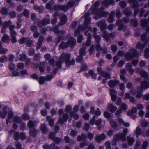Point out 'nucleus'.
Returning <instances> with one entry per match:
<instances>
[{
    "label": "nucleus",
    "mask_w": 149,
    "mask_h": 149,
    "mask_svg": "<svg viewBox=\"0 0 149 149\" xmlns=\"http://www.w3.org/2000/svg\"><path fill=\"white\" fill-rule=\"evenodd\" d=\"M70 54L62 53L56 63V66L58 68H55L54 69L53 73L55 74L58 71V68H61V64L63 62H65L67 67L74 65L75 64V60L74 59L70 60Z\"/></svg>",
    "instance_id": "f257e3e1"
},
{
    "label": "nucleus",
    "mask_w": 149,
    "mask_h": 149,
    "mask_svg": "<svg viewBox=\"0 0 149 149\" xmlns=\"http://www.w3.org/2000/svg\"><path fill=\"white\" fill-rule=\"evenodd\" d=\"M26 45L28 47L30 46L33 45V42L31 40L26 39Z\"/></svg>",
    "instance_id": "338daca9"
},
{
    "label": "nucleus",
    "mask_w": 149,
    "mask_h": 149,
    "mask_svg": "<svg viewBox=\"0 0 149 149\" xmlns=\"http://www.w3.org/2000/svg\"><path fill=\"white\" fill-rule=\"evenodd\" d=\"M79 55L83 56L85 55L86 54L85 49L83 47L81 48L79 52Z\"/></svg>",
    "instance_id": "a18cd8bd"
},
{
    "label": "nucleus",
    "mask_w": 149,
    "mask_h": 149,
    "mask_svg": "<svg viewBox=\"0 0 149 149\" xmlns=\"http://www.w3.org/2000/svg\"><path fill=\"white\" fill-rule=\"evenodd\" d=\"M35 53L34 49L32 48H30L28 51V54L30 56H32Z\"/></svg>",
    "instance_id": "774afa93"
},
{
    "label": "nucleus",
    "mask_w": 149,
    "mask_h": 149,
    "mask_svg": "<svg viewBox=\"0 0 149 149\" xmlns=\"http://www.w3.org/2000/svg\"><path fill=\"white\" fill-rule=\"evenodd\" d=\"M93 37L95 38L96 43L99 42L101 38L100 36L97 35L96 34H93Z\"/></svg>",
    "instance_id": "09e8293b"
},
{
    "label": "nucleus",
    "mask_w": 149,
    "mask_h": 149,
    "mask_svg": "<svg viewBox=\"0 0 149 149\" xmlns=\"http://www.w3.org/2000/svg\"><path fill=\"white\" fill-rule=\"evenodd\" d=\"M69 115L70 117H74L75 120H77L79 118L78 114L75 113V112L73 111H72L70 113Z\"/></svg>",
    "instance_id": "4c0bfd02"
},
{
    "label": "nucleus",
    "mask_w": 149,
    "mask_h": 149,
    "mask_svg": "<svg viewBox=\"0 0 149 149\" xmlns=\"http://www.w3.org/2000/svg\"><path fill=\"white\" fill-rule=\"evenodd\" d=\"M137 110V108L136 107H133L130 111L127 112V114L134 119L136 118V114L135 113L136 112Z\"/></svg>",
    "instance_id": "f8f14e48"
},
{
    "label": "nucleus",
    "mask_w": 149,
    "mask_h": 149,
    "mask_svg": "<svg viewBox=\"0 0 149 149\" xmlns=\"http://www.w3.org/2000/svg\"><path fill=\"white\" fill-rule=\"evenodd\" d=\"M34 9L36 11L40 13H41L43 10V8L42 7L37 5L35 6Z\"/></svg>",
    "instance_id": "49530a36"
},
{
    "label": "nucleus",
    "mask_w": 149,
    "mask_h": 149,
    "mask_svg": "<svg viewBox=\"0 0 149 149\" xmlns=\"http://www.w3.org/2000/svg\"><path fill=\"white\" fill-rule=\"evenodd\" d=\"M10 40V37L7 34L4 35L2 38L1 40L4 42L8 43Z\"/></svg>",
    "instance_id": "bb28decb"
},
{
    "label": "nucleus",
    "mask_w": 149,
    "mask_h": 149,
    "mask_svg": "<svg viewBox=\"0 0 149 149\" xmlns=\"http://www.w3.org/2000/svg\"><path fill=\"white\" fill-rule=\"evenodd\" d=\"M102 37L104 38L106 40H108L109 39V35L108 33L106 31H103L102 33Z\"/></svg>",
    "instance_id": "a19ab883"
},
{
    "label": "nucleus",
    "mask_w": 149,
    "mask_h": 149,
    "mask_svg": "<svg viewBox=\"0 0 149 149\" xmlns=\"http://www.w3.org/2000/svg\"><path fill=\"white\" fill-rule=\"evenodd\" d=\"M108 15V13L107 12H106L104 11H102V12H100L98 14L97 16H94V17L95 19V20L97 19L98 18L100 17H107Z\"/></svg>",
    "instance_id": "6ab92c4d"
},
{
    "label": "nucleus",
    "mask_w": 149,
    "mask_h": 149,
    "mask_svg": "<svg viewBox=\"0 0 149 149\" xmlns=\"http://www.w3.org/2000/svg\"><path fill=\"white\" fill-rule=\"evenodd\" d=\"M39 83L40 84H43L44 83L45 78L44 77L41 76L39 78Z\"/></svg>",
    "instance_id": "052dcab7"
},
{
    "label": "nucleus",
    "mask_w": 149,
    "mask_h": 149,
    "mask_svg": "<svg viewBox=\"0 0 149 149\" xmlns=\"http://www.w3.org/2000/svg\"><path fill=\"white\" fill-rule=\"evenodd\" d=\"M50 23V19H44L42 21L39 22L37 23L38 26L39 28H41L43 25Z\"/></svg>",
    "instance_id": "4468645a"
},
{
    "label": "nucleus",
    "mask_w": 149,
    "mask_h": 149,
    "mask_svg": "<svg viewBox=\"0 0 149 149\" xmlns=\"http://www.w3.org/2000/svg\"><path fill=\"white\" fill-rule=\"evenodd\" d=\"M102 5L104 6L105 7H107L109 6V0H104L101 2Z\"/></svg>",
    "instance_id": "864d4df0"
},
{
    "label": "nucleus",
    "mask_w": 149,
    "mask_h": 149,
    "mask_svg": "<svg viewBox=\"0 0 149 149\" xmlns=\"http://www.w3.org/2000/svg\"><path fill=\"white\" fill-rule=\"evenodd\" d=\"M20 137V135L19 133L16 132L14 134L13 138L14 139L16 140H17L19 139Z\"/></svg>",
    "instance_id": "69168bd1"
},
{
    "label": "nucleus",
    "mask_w": 149,
    "mask_h": 149,
    "mask_svg": "<svg viewBox=\"0 0 149 149\" xmlns=\"http://www.w3.org/2000/svg\"><path fill=\"white\" fill-rule=\"evenodd\" d=\"M116 24L117 26H118V30L119 31H121L123 29L124 25L123 24L121 23L120 20H118L116 21Z\"/></svg>",
    "instance_id": "473e14b6"
},
{
    "label": "nucleus",
    "mask_w": 149,
    "mask_h": 149,
    "mask_svg": "<svg viewBox=\"0 0 149 149\" xmlns=\"http://www.w3.org/2000/svg\"><path fill=\"white\" fill-rule=\"evenodd\" d=\"M108 108L109 110L111 112H114L117 109L116 106H113L111 104H109Z\"/></svg>",
    "instance_id": "f704fd0d"
},
{
    "label": "nucleus",
    "mask_w": 149,
    "mask_h": 149,
    "mask_svg": "<svg viewBox=\"0 0 149 149\" xmlns=\"http://www.w3.org/2000/svg\"><path fill=\"white\" fill-rule=\"evenodd\" d=\"M46 63L45 62H41L40 63L39 69L41 72H43L44 71Z\"/></svg>",
    "instance_id": "7c9ffc66"
},
{
    "label": "nucleus",
    "mask_w": 149,
    "mask_h": 149,
    "mask_svg": "<svg viewBox=\"0 0 149 149\" xmlns=\"http://www.w3.org/2000/svg\"><path fill=\"white\" fill-rule=\"evenodd\" d=\"M126 69L129 73H131V74L134 72V70L132 68V65L130 63H128L126 65Z\"/></svg>",
    "instance_id": "c85d7f7f"
},
{
    "label": "nucleus",
    "mask_w": 149,
    "mask_h": 149,
    "mask_svg": "<svg viewBox=\"0 0 149 149\" xmlns=\"http://www.w3.org/2000/svg\"><path fill=\"white\" fill-rule=\"evenodd\" d=\"M38 132V130L36 128L30 129L29 132L30 136H31L35 137Z\"/></svg>",
    "instance_id": "412c9836"
},
{
    "label": "nucleus",
    "mask_w": 149,
    "mask_h": 149,
    "mask_svg": "<svg viewBox=\"0 0 149 149\" xmlns=\"http://www.w3.org/2000/svg\"><path fill=\"white\" fill-rule=\"evenodd\" d=\"M30 29L32 32H35L38 30L37 27L35 25H32L30 27Z\"/></svg>",
    "instance_id": "680f3d73"
},
{
    "label": "nucleus",
    "mask_w": 149,
    "mask_h": 149,
    "mask_svg": "<svg viewBox=\"0 0 149 149\" xmlns=\"http://www.w3.org/2000/svg\"><path fill=\"white\" fill-rule=\"evenodd\" d=\"M44 37L43 36H40L39 38L38 42L37 44L36 48L37 49H39L41 47L42 42L43 41Z\"/></svg>",
    "instance_id": "5701e85b"
},
{
    "label": "nucleus",
    "mask_w": 149,
    "mask_h": 149,
    "mask_svg": "<svg viewBox=\"0 0 149 149\" xmlns=\"http://www.w3.org/2000/svg\"><path fill=\"white\" fill-rule=\"evenodd\" d=\"M127 139L128 142V144L130 145H132L134 142V140L133 138L129 136L127 137Z\"/></svg>",
    "instance_id": "e433bc0d"
},
{
    "label": "nucleus",
    "mask_w": 149,
    "mask_h": 149,
    "mask_svg": "<svg viewBox=\"0 0 149 149\" xmlns=\"http://www.w3.org/2000/svg\"><path fill=\"white\" fill-rule=\"evenodd\" d=\"M46 119L49 122V125L50 126L53 127L54 124L53 119L50 116H47L46 117Z\"/></svg>",
    "instance_id": "2f4dec72"
},
{
    "label": "nucleus",
    "mask_w": 149,
    "mask_h": 149,
    "mask_svg": "<svg viewBox=\"0 0 149 149\" xmlns=\"http://www.w3.org/2000/svg\"><path fill=\"white\" fill-rule=\"evenodd\" d=\"M8 57L5 55H3L0 57V62L3 63L7 61Z\"/></svg>",
    "instance_id": "603ef678"
},
{
    "label": "nucleus",
    "mask_w": 149,
    "mask_h": 149,
    "mask_svg": "<svg viewBox=\"0 0 149 149\" xmlns=\"http://www.w3.org/2000/svg\"><path fill=\"white\" fill-rule=\"evenodd\" d=\"M141 126L143 127H146L148 124V123L146 121L143 120L141 123Z\"/></svg>",
    "instance_id": "6e6d98bb"
},
{
    "label": "nucleus",
    "mask_w": 149,
    "mask_h": 149,
    "mask_svg": "<svg viewBox=\"0 0 149 149\" xmlns=\"http://www.w3.org/2000/svg\"><path fill=\"white\" fill-rule=\"evenodd\" d=\"M54 4V1H50L49 3L46 4V8L47 9H50L52 7V6Z\"/></svg>",
    "instance_id": "3c124183"
},
{
    "label": "nucleus",
    "mask_w": 149,
    "mask_h": 149,
    "mask_svg": "<svg viewBox=\"0 0 149 149\" xmlns=\"http://www.w3.org/2000/svg\"><path fill=\"white\" fill-rule=\"evenodd\" d=\"M97 26L100 28V29L102 31L106 28L107 25L105 22V20L102 19L97 23Z\"/></svg>",
    "instance_id": "ddd939ff"
},
{
    "label": "nucleus",
    "mask_w": 149,
    "mask_h": 149,
    "mask_svg": "<svg viewBox=\"0 0 149 149\" xmlns=\"http://www.w3.org/2000/svg\"><path fill=\"white\" fill-rule=\"evenodd\" d=\"M97 70L98 74H101L103 77L108 78H111L110 74L105 71H103L101 68L98 67Z\"/></svg>",
    "instance_id": "1a4fd4ad"
},
{
    "label": "nucleus",
    "mask_w": 149,
    "mask_h": 149,
    "mask_svg": "<svg viewBox=\"0 0 149 149\" xmlns=\"http://www.w3.org/2000/svg\"><path fill=\"white\" fill-rule=\"evenodd\" d=\"M94 46L93 45H91L89 49V54L90 55H91L92 53L94 52Z\"/></svg>",
    "instance_id": "0e129e2a"
},
{
    "label": "nucleus",
    "mask_w": 149,
    "mask_h": 149,
    "mask_svg": "<svg viewBox=\"0 0 149 149\" xmlns=\"http://www.w3.org/2000/svg\"><path fill=\"white\" fill-rule=\"evenodd\" d=\"M13 116V113L12 111H10L8 112V119L6 120V123L7 124L10 121V119L12 118Z\"/></svg>",
    "instance_id": "37998d69"
},
{
    "label": "nucleus",
    "mask_w": 149,
    "mask_h": 149,
    "mask_svg": "<svg viewBox=\"0 0 149 149\" xmlns=\"http://www.w3.org/2000/svg\"><path fill=\"white\" fill-rule=\"evenodd\" d=\"M60 19L59 25L60 26H62L66 22L67 19L66 16L65 15H62L60 17Z\"/></svg>",
    "instance_id": "393cba45"
},
{
    "label": "nucleus",
    "mask_w": 149,
    "mask_h": 149,
    "mask_svg": "<svg viewBox=\"0 0 149 149\" xmlns=\"http://www.w3.org/2000/svg\"><path fill=\"white\" fill-rule=\"evenodd\" d=\"M15 27L14 25H11L9 26V30L10 32L11 37V42L13 43H16L17 42L16 38L17 33L14 29Z\"/></svg>",
    "instance_id": "423d86ee"
},
{
    "label": "nucleus",
    "mask_w": 149,
    "mask_h": 149,
    "mask_svg": "<svg viewBox=\"0 0 149 149\" xmlns=\"http://www.w3.org/2000/svg\"><path fill=\"white\" fill-rule=\"evenodd\" d=\"M147 44V42H145L144 43L141 42H139L136 44V48L138 49L143 51V49L146 47Z\"/></svg>",
    "instance_id": "dca6fc26"
},
{
    "label": "nucleus",
    "mask_w": 149,
    "mask_h": 149,
    "mask_svg": "<svg viewBox=\"0 0 149 149\" xmlns=\"http://www.w3.org/2000/svg\"><path fill=\"white\" fill-rule=\"evenodd\" d=\"M36 125V122L33 121L31 120H30L28 123V127L30 129L36 128L35 127Z\"/></svg>",
    "instance_id": "b1692460"
},
{
    "label": "nucleus",
    "mask_w": 149,
    "mask_h": 149,
    "mask_svg": "<svg viewBox=\"0 0 149 149\" xmlns=\"http://www.w3.org/2000/svg\"><path fill=\"white\" fill-rule=\"evenodd\" d=\"M123 12L126 16H130L132 15V13L130 8H126L124 9Z\"/></svg>",
    "instance_id": "4be33fe9"
},
{
    "label": "nucleus",
    "mask_w": 149,
    "mask_h": 149,
    "mask_svg": "<svg viewBox=\"0 0 149 149\" xmlns=\"http://www.w3.org/2000/svg\"><path fill=\"white\" fill-rule=\"evenodd\" d=\"M99 110V108H97V110H95L93 107H91V108L90 112L91 113L94 114L96 116H99L101 114Z\"/></svg>",
    "instance_id": "a878e982"
},
{
    "label": "nucleus",
    "mask_w": 149,
    "mask_h": 149,
    "mask_svg": "<svg viewBox=\"0 0 149 149\" xmlns=\"http://www.w3.org/2000/svg\"><path fill=\"white\" fill-rule=\"evenodd\" d=\"M149 21L146 19H142L141 21V24L143 27H146L148 24Z\"/></svg>",
    "instance_id": "c9c22d12"
},
{
    "label": "nucleus",
    "mask_w": 149,
    "mask_h": 149,
    "mask_svg": "<svg viewBox=\"0 0 149 149\" xmlns=\"http://www.w3.org/2000/svg\"><path fill=\"white\" fill-rule=\"evenodd\" d=\"M128 1L129 3L132 4V6L133 8H136L139 6H141L143 5L142 4L140 5L139 3L137 0H128Z\"/></svg>",
    "instance_id": "2eb2a0df"
},
{
    "label": "nucleus",
    "mask_w": 149,
    "mask_h": 149,
    "mask_svg": "<svg viewBox=\"0 0 149 149\" xmlns=\"http://www.w3.org/2000/svg\"><path fill=\"white\" fill-rule=\"evenodd\" d=\"M76 40L74 38L71 37L68 40V41L65 42H62L58 46V49H64L69 47L70 45L71 48H73L75 45Z\"/></svg>",
    "instance_id": "20e7f679"
},
{
    "label": "nucleus",
    "mask_w": 149,
    "mask_h": 149,
    "mask_svg": "<svg viewBox=\"0 0 149 149\" xmlns=\"http://www.w3.org/2000/svg\"><path fill=\"white\" fill-rule=\"evenodd\" d=\"M119 83V81L116 79H111L108 82V86L111 88H113Z\"/></svg>",
    "instance_id": "9d476101"
},
{
    "label": "nucleus",
    "mask_w": 149,
    "mask_h": 149,
    "mask_svg": "<svg viewBox=\"0 0 149 149\" xmlns=\"http://www.w3.org/2000/svg\"><path fill=\"white\" fill-rule=\"evenodd\" d=\"M115 15L114 12L111 11L110 13L107 20L109 23H111L113 22L114 19V16Z\"/></svg>",
    "instance_id": "c756f323"
},
{
    "label": "nucleus",
    "mask_w": 149,
    "mask_h": 149,
    "mask_svg": "<svg viewBox=\"0 0 149 149\" xmlns=\"http://www.w3.org/2000/svg\"><path fill=\"white\" fill-rule=\"evenodd\" d=\"M95 124L98 126V130H100L104 127L105 125V122L104 120L102 121L99 118L95 122Z\"/></svg>",
    "instance_id": "a211bd4d"
},
{
    "label": "nucleus",
    "mask_w": 149,
    "mask_h": 149,
    "mask_svg": "<svg viewBox=\"0 0 149 149\" xmlns=\"http://www.w3.org/2000/svg\"><path fill=\"white\" fill-rule=\"evenodd\" d=\"M63 39V36H58L55 39V42L57 44H58L60 42L61 40H62Z\"/></svg>",
    "instance_id": "8fccbe9b"
},
{
    "label": "nucleus",
    "mask_w": 149,
    "mask_h": 149,
    "mask_svg": "<svg viewBox=\"0 0 149 149\" xmlns=\"http://www.w3.org/2000/svg\"><path fill=\"white\" fill-rule=\"evenodd\" d=\"M86 137L85 135L83 134L81 136L78 135L77 136V141H81V140L83 141L84 140H86Z\"/></svg>",
    "instance_id": "79ce46f5"
},
{
    "label": "nucleus",
    "mask_w": 149,
    "mask_h": 149,
    "mask_svg": "<svg viewBox=\"0 0 149 149\" xmlns=\"http://www.w3.org/2000/svg\"><path fill=\"white\" fill-rule=\"evenodd\" d=\"M13 120L14 122H16L19 123H21L22 122L21 118L17 116H15L13 117Z\"/></svg>",
    "instance_id": "ea45409f"
},
{
    "label": "nucleus",
    "mask_w": 149,
    "mask_h": 149,
    "mask_svg": "<svg viewBox=\"0 0 149 149\" xmlns=\"http://www.w3.org/2000/svg\"><path fill=\"white\" fill-rule=\"evenodd\" d=\"M53 140L56 143L58 144L61 141L62 139L60 138L56 137L54 138Z\"/></svg>",
    "instance_id": "e2e57ef3"
},
{
    "label": "nucleus",
    "mask_w": 149,
    "mask_h": 149,
    "mask_svg": "<svg viewBox=\"0 0 149 149\" xmlns=\"http://www.w3.org/2000/svg\"><path fill=\"white\" fill-rule=\"evenodd\" d=\"M75 3V2L73 1H70L67 4L61 5V10L64 12L66 11L68 8L73 7Z\"/></svg>",
    "instance_id": "6e6552de"
},
{
    "label": "nucleus",
    "mask_w": 149,
    "mask_h": 149,
    "mask_svg": "<svg viewBox=\"0 0 149 149\" xmlns=\"http://www.w3.org/2000/svg\"><path fill=\"white\" fill-rule=\"evenodd\" d=\"M142 132V130L139 127H138L136 130L135 133L137 136H139L140 135Z\"/></svg>",
    "instance_id": "5fc2aeb1"
},
{
    "label": "nucleus",
    "mask_w": 149,
    "mask_h": 149,
    "mask_svg": "<svg viewBox=\"0 0 149 149\" xmlns=\"http://www.w3.org/2000/svg\"><path fill=\"white\" fill-rule=\"evenodd\" d=\"M140 75L144 78L145 80L141 82V87H137L136 97L138 98H140L142 96V92L143 89L149 88V81H148L149 78L148 73L144 70H141L140 71Z\"/></svg>",
    "instance_id": "f03ea898"
},
{
    "label": "nucleus",
    "mask_w": 149,
    "mask_h": 149,
    "mask_svg": "<svg viewBox=\"0 0 149 149\" xmlns=\"http://www.w3.org/2000/svg\"><path fill=\"white\" fill-rule=\"evenodd\" d=\"M22 13L24 17H26V18H29V11L28 10L26 9H25L23 12Z\"/></svg>",
    "instance_id": "c03bdc74"
},
{
    "label": "nucleus",
    "mask_w": 149,
    "mask_h": 149,
    "mask_svg": "<svg viewBox=\"0 0 149 149\" xmlns=\"http://www.w3.org/2000/svg\"><path fill=\"white\" fill-rule=\"evenodd\" d=\"M128 132V129L125 128L123 130V134H116L114 135V138L116 140L121 139L123 141H126V133Z\"/></svg>",
    "instance_id": "0eeeda50"
},
{
    "label": "nucleus",
    "mask_w": 149,
    "mask_h": 149,
    "mask_svg": "<svg viewBox=\"0 0 149 149\" xmlns=\"http://www.w3.org/2000/svg\"><path fill=\"white\" fill-rule=\"evenodd\" d=\"M139 52L135 49H131L125 54V58L126 59H132L139 56Z\"/></svg>",
    "instance_id": "39448f33"
},
{
    "label": "nucleus",
    "mask_w": 149,
    "mask_h": 149,
    "mask_svg": "<svg viewBox=\"0 0 149 149\" xmlns=\"http://www.w3.org/2000/svg\"><path fill=\"white\" fill-rule=\"evenodd\" d=\"M110 48L112 52L114 53L117 50V47L116 45H111Z\"/></svg>",
    "instance_id": "bf43d9fd"
},
{
    "label": "nucleus",
    "mask_w": 149,
    "mask_h": 149,
    "mask_svg": "<svg viewBox=\"0 0 149 149\" xmlns=\"http://www.w3.org/2000/svg\"><path fill=\"white\" fill-rule=\"evenodd\" d=\"M88 144V142L86 140L83 141V142L80 143V148H82L86 146Z\"/></svg>",
    "instance_id": "de8ad7c7"
},
{
    "label": "nucleus",
    "mask_w": 149,
    "mask_h": 149,
    "mask_svg": "<svg viewBox=\"0 0 149 149\" xmlns=\"http://www.w3.org/2000/svg\"><path fill=\"white\" fill-rule=\"evenodd\" d=\"M40 129L42 133L43 134H46L49 132L48 129L46 127V124L45 123L41 124Z\"/></svg>",
    "instance_id": "aec40b11"
},
{
    "label": "nucleus",
    "mask_w": 149,
    "mask_h": 149,
    "mask_svg": "<svg viewBox=\"0 0 149 149\" xmlns=\"http://www.w3.org/2000/svg\"><path fill=\"white\" fill-rule=\"evenodd\" d=\"M84 34L85 36H87V40L86 43V45L88 46H89L91 43V39L92 38L91 34L90 33L89 31H86L85 32Z\"/></svg>",
    "instance_id": "f3484780"
},
{
    "label": "nucleus",
    "mask_w": 149,
    "mask_h": 149,
    "mask_svg": "<svg viewBox=\"0 0 149 149\" xmlns=\"http://www.w3.org/2000/svg\"><path fill=\"white\" fill-rule=\"evenodd\" d=\"M12 23V22L10 20L5 21L2 25V27L6 28L8 26H10L11 25L10 24Z\"/></svg>",
    "instance_id": "58836bf2"
},
{
    "label": "nucleus",
    "mask_w": 149,
    "mask_h": 149,
    "mask_svg": "<svg viewBox=\"0 0 149 149\" xmlns=\"http://www.w3.org/2000/svg\"><path fill=\"white\" fill-rule=\"evenodd\" d=\"M90 14V13L88 12L85 14L84 16L85 18L84 23L85 25L84 26L79 25V26L77 29L75 31L74 33V36H77L81 31H83L87 29L88 24L91 20V19L89 17Z\"/></svg>",
    "instance_id": "7ed1b4c3"
},
{
    "label": "nucleus",
    "mask_w": 149,
    "mask_h": 149,
    "mask_svg": "<svg viewBox=\"0 0 149 149\" xmlns=\"http://www.w3.org/2000/svg\"><path fill=\"white\" fill-rule=\"evenodd\" d=\"M7 114V109L6 107H4L2 111H0V117L2 118H4Z\"/></svg>",
    "instance_id": "cd10ccee"
},
{
    "label": "nucleus",
    "mask_w": 149,
    "mask_h": 149,
    "mask_svg": "<svg viewBox=\"0 0 149 149\" xmlns=\"http://www.w3.org/2000/svg\"><path fill=\"white\" fill-rule=\"evenodd\" d=\"M132 24L134 27H136L138 24L137 20L136 19H134L132 20L131 21Z\"/></svg>",
    "instance_id": "13d9d810"
},
{
    "label": "nucleus",
    "mask_w": 149,
    "mask_h": 149,
    "mask_svg": "<svg viewBox=\"0 0 149 149\" xmlns=\"http://www.w3.org/2000/svg\"><path fill=\"white\" fill-rule=\"evenodd\" d=\"M9 15L11 18H15L16 16V12L15 11H11L9 13Z\"/></svg>",
    "instance_id": "4d7b16f0"
},
{
    "label": "nucleus",
    "mask_w": 149,
    "mask_h": 149,
    "mask_svg": "<svg viewBox=\"0 0 149 149\" xmlns=\"http://www.w3.org/2000/svg\"><path fill=\"white\" fill-rule=\"evenodd\" d=\"M100 3V2L98 1L95 2L93 6L92 7V13L95 12Z\"/></svg>",
    "instance_id": "72a5a7b5"
},
{
    "label": "nucleus",
    "mask_w": 149,
    "mask_h": 149,
    "mask_svg": "<svg viewBox=\"0 0 149 149\" xmlns=\"http://www.w3.org/2000/svg\"><path fill=\"white\" fill-rule=\"evenodd\" d=\"M106 138V135L104 133H102L100 135H96L95 139L97 143H100L102 140H104Z\"/></svg>",
    "instance_id": "9b49d317"
}]
</instances>
